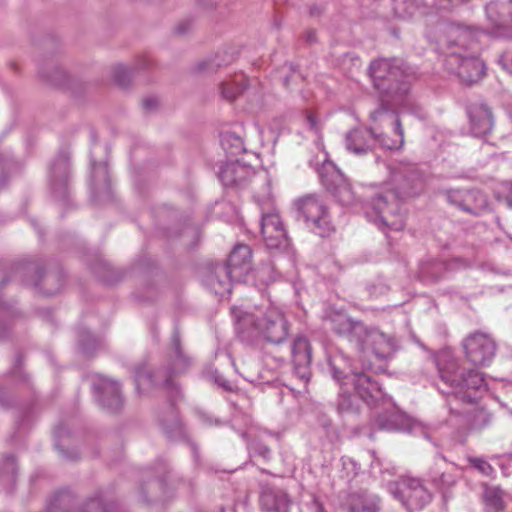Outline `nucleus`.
Wrapping results in <instances>:
<instances>
[{
	"label": "nucleus",
	"instance_id": "393cba45",
	"mask_svg": "<svg viewBox=\"0 0 512 512\" xmlns=\"http://www.w3.org/2000/svg\"><path fill=\"white\" fill-rule=\"evenodd\" d=\"M250 174L251 170L248 166L239 161H230L221 167L218 178L224 186L233 187L243 183Z\"/></svg>",
	"mask_w": 512,
	"mask_h": 512
},
{
	"label": "nucleus",
	"instance_id": "f8f14e48",
	"mask_svg": "<svg viewBox=\"0 0 512 512\" xmlns=\"http://www.w3.org/2000/svg\"><path fill=\"white\" fill-rule=\"evenodd\" d=\"M445 196L449 204L474 216H480L490 210L488 197L479 189H448Z\"/></svg>",
	"mask_w": 512,
	"mask_h": 512
},
{
	"label": "nucleus",
	"instance_id": "f704fd0d",
	"mask_svg": "<svg viewBox=\"0 0 512 512\" xmlns=\"http://www.w3.org/2000/svg\"><path fill=\"white\" fill-rule=\"evenodd\" d=\"M502 491L496 487L485 489L483 497L486 507L492 512H500L504 508Z\"/></svg>",
	"mask_w": 512,
	"mask_h": 512
},
{
	"label": "nucleus",
	"instance_id": "ea45409f",
	"mask_svg": "<svg viewBox=\"0 0 512 512\" xmlns=\"http://www.w3.org/2000/svg\"><path fill=\"white\" fill-rule=\"evenodd\" d=\"M256 279L264 285H268L276 280L277 273L271 264H264L256 270Z\"/></svg>",
	"mask_w": 512,
	"mask_h": 512
},
{
	"label": "nucleus",
	"instance_id": "2f4dec72",
	"mask_svg": "<svg viewBox=\"0 0 512 512\" xmlns=\"http://www.w3.org/2000/svg\"><path fill=\"white\" fill-rule=\"evenodd\" d=\"M92 168V186L95 191L101 188H109V172L107 163L104 161H91Z\"/></svg>",
	"mask_w": 512,
	"mask_h": 512
},
{
	"label": "nucleus",
	"instance_id": "bb28decb",
	"mask_svg": "<svg viewBox=\"0 0 512 512\" xmlns=\"http://www.w3.org/2000/svg\"><path fill=\"white\" fill-rule=\"evenodd\" d=\"M321 181L323 185L333 193L342 204H349L353 200V194L348 184L345 183L342 176L333 171L331 177L321 174Z\"/></svg>",
	"mask_w": 512,
	"mask_h": 512
},
{
	"label": "nucleus",
	"instance_id": "cd10ccee",
	"mask_svg": "<svg viewBox=\"0 0 512 512\" xmlns=\"http://www.w3.org/2000/svg\"><path fill=\"white\" fill-rule=\"evenodd\" d=\"M395 15L401 19H411L416 16L425 15L429 7L423 0H394Z\"/></svg>",
	"mask_w": 512,
	"mask_h": 512
},
{
	"label": "nucleus",
	"instance_id": "f257e3e1",
	"mask_svg": "<svg viewBox=\"0 0 512 512\" xmlns=\"http://www.w3.org/2000/svg\"><path fill=\"white\" fill-rule=\"evenodd\" d=\"M171 359L170 366L165 369H159L154 372L147 371L146 367H139L135 372V383L138 391L146 388V385L154 387H163L168 391L169 403L165 410L158 415L159 423L164 433L169 438H175L182 435V424L175 407L176 401L180 398V390L174 381V377L189 367L190 359L184 354L180 339L177 334L173 335L172 344L169 352Z\"/></svg>",
	"mask_w": 512,
	"mask_h": 512
},
{
	"label": "nucleus",
	"instance_id": "7ed1b4c3",
	"mask_svg": "<svg viewBox=\"0 0 512 512\" xmlns=\"http://www.w3.org/2000/svg\"><path fill=\"white\" fill-rule=\"evenodd\" d=\"M240 333L247 338H261L266 342L280 344L289 334L288 322L280 309L269 305L265 309L242 311L232 308Z\"/></svg>",
	"mask_w": 512,
	"mask_h": 512
},
{
	"label": "nucleus",
	"instance_id": "58836bf2",
	"mask_svg": "<svg viewBox=\"0 0 512 512\" xmlns=\"http://www.w3.org/2000/svg\"><path fill=\"white\" fill-rule=\"evenodd\" d=\"M132 70L122 64L113 67V78L117 85L126 87L131 80Z\"/></svg>",
	"mask_w": 512,
	"mask_h": 512
},
{
	"label": "nucleus",
	"instance_id": "c85d7f7f",
	"mask_svg": "<svg viewBox=\"0 0 512 512\" xmlns=\"http://www.w3.org/2000/svg\"><path fill=\"white\" fill-rule=\"evenodd\" d=\"M360 399L349 392V388L340 385L337 410L342 416L358 415L361 411Z\"/></svg>",
	"mask_w": 512,
	"mask_h": 512
},
{
	"label": "nucleus",
	"instance_id": "f03ea898",
	"mask_svg": "<svg viewBox=\"0 0 512 512\" xmlns=\"http://www.w3.org/2000/svg\"><path fill=\"white\" fill-rule=\"evenodd\" d=\"M390 184L393 188L378 194L373 199L370 220L381 230L400 231L405 226L401 203L405 198L415 196L422 189L420 175L408 167L391 171Z\"/></svg>",
	"mask_w": 512,
	"mask_h": 512
},
{
	"label": "nucleus",
	"instance_id": "3c124183",
	"mask_svg": "<svg viewBox=\"0 0 512 512\" xmlns=\"http://www.w3.org/2000/svg\"><path fill=\"white\" fill-rule=\"evenodd\" d=\"M478 417L483 419L484 425L487 424L490 421V418H489L488 414L486 412H484V411H480L478 413Z\"/></svg>",
	"mask_w": 512,
	"mask_h": 512
},
{
	"label": "nucleus",
	"instance_id": "1a4fd4ad",
	"mask_svg": "<svg viewBox=\"0 0 512 512\" xmlns=\"http://www.w3.org/2000/svg\"><path fill=\"white\" fill-rule=\"evenodd\" d=\"M379 405L384 407V411H376L369 426L356 427L353 431L355 436L365 435L374 439L376 430L402 431L409 427L407 417L396 409L390 398L386 396L385 401H380Z\"/></svg>",
	"mask_w": 512,
	"mask_h": 512
},
{
	"label": "nucleus",
	"instance_id": "de8ad7c7",
	"mask_svg": "<svg viewBox=\"0 0 512 512\" xmlns=\"http://www.w3.org/2000/svg\"><path fill=\"white\" fill-rule=\"evenodd\" d=\"M152 64V59L148 55H144L141 58H139L137 62V66L139 68H148Z\"/></svg>",
	"mask_w": 512,
	"mask_h": 512
},
{
	"label": "nucleus",
	"instance_id": "c9c22d12",
	"mask_svg": "<svg viewBox=\"0 0 512 512\" xmlns=\"http://www.w3.org/2000/svg\"><path fill=\"white\" fill-rule=\"evenodd\" d=\"M72 501V496L67 491L56 493L51 499L47 512H68L67 507Z\"/></svg>",
	"mask_w": 512,
	"mask_h": 512
},
{
	"label": "nucleus",
	"instance_id": "20e7f679",
	"mask_svg": "<svg viewBox=\"0 0 512 512\" xmlns=\"http://www.w3.org/2000/svg\"><path fill=\"white\" fill-rule=\"evenodd\" d=\"M374 87L381 93V107H402L410 88V75L404 62L398 58L378 59L369 67Z\"/></svg>",
	"mask_w": 512,
	"mask_h": 512
},
{
	"label": "nucleus",
	"instance_id": "603ef678",
	"mask_svg": "<svg viewBox=\"0 0 512 512\" xmlns=\"http://www.w3.org/2000/svg\"><path fill=\"white\" fill-rule=\"evenodd\" d=\"M5 462L7 466H11L12 470H14L15 458L13 456H7Z\"/></svg>",
	"mask_w": 512,
	"mask_h": 512
},
{
	"label": "nucleus",
	"instance_id": "a211bd4d",
	"mask_svg": "<svg viewBox=\"0 0 512 512\" xmlns=\"http://www.w3.org/2000/svg\"><path fill=\"white\" fill-rule=\"evenodd\" d=\"M358 348L363 352L371 350L377 358L386 359L394 353L396 343L394 338L366 326L363 342L359 343Z\"/></svg>",
	"mask_w": 512,
	"mask_h": 512
},
{
	"label": "nucleus",
	"instance_id": "9b49d317",
	"mask_svg": "<svg viewBox=\"0 0 512 512\" xmlns=\"http://www.w3.org/2000/svg\"><path fill=\"white\" fill-rule=\"evenodd\" d=\"M390 490L410 512L423 509L432 500V494L418 478L402 477Z\"/></svg>",
	"mask_w": 512,
	"mask_h": 512
},
{
	"label": "nucleus",
	"instance_id": "8fccbe9b",
	"mask_svg": "<svg viewBox=\"0 0 512 512\" xmlns=\"http://www.w3.org/2000/svg\"><path fill=\"white\" fill-rule=\"evenodd\" d=\"M315 38H316V36H315V32L314 31L310 30V31H307L305 33L306 42L312 43V42L315 41Z\"/></svg>",
	"mask_w": 512,
	"mask_h": 512
},
{
	"label": "nucleus",
	"instance_id": "5fc2aeb1",
	"mask_svg": "<svg viewBox=\"0 0 512 512\" xmlns=\"http://www.w3.org/2000/svg\"><path fill=\"white\" fill-rule=\"evenodd\" d=\"M56 278L55 274H48L44 277L45 282H49L50 280Z\"/></svg>",
	"mask_w": 512,
	"mask_h": 512
},
{
	"label": "nucleus",
	"instance_id": "f3484780",
	"mask_svg": "<svg viewBox=\"0 0 512 512\" xmlns=\"http://www.w3.org/2000/svg\"><path fill=\"white\" fill-rule=\"evenodd\" d=\"M329 324L331 330L338 336L355 343L357 347L363 342L366 326L361 321L353 320L344 313L335 312L330 315Z\"/></svg>",
	"mask_w": 512,
	"mask_h": 512
},
{
	"label": "nucleus",
	"instance_id": "423d86ee",
	"mask_svg": "<svg viewBox=\"0 0 512 512\" xmlns=\"http://www.w3.org/2000/svg\"><path fill=\"white\" fill-rule=\"evenodd\" d=\"M439 377L444 386H439L442 393L452 394L464 402L475 401L477 395L487 389L484 373L476 368L460 367L455 362L439 367Z\"/></svg>",
	"mask_w": 512,
	"mask_h": 512
},
{
	"label": "nucleus",
	"instance_id": "ddd939ff",
	"mask_svg": "<svg viewBox=\"0 0 512 512\" xmlns=\"http://www.w3.org/2000/svg\"><path fill=\"white\" fill-rule=\"evenodd\" d=\"M448 72L456 74L459 79L468 85L479 81L485 70L484 63L475 56L463 57L458 53H450L444 61Z\"/></svg>",
	"mask_w": 512,
	"mask_h": 512
},
{
	"label": "nucleus",
	"instance_id": "6e6552de",
	"mask_svg": "<svg viewBox=\"0 0 512 512\" xmlns=\"http://www.w3.org/2000/svg\"><path fill=\"white\" fill-rule=\"evenodd\" d=\"M294 206L299 216L315 234L328 237L334 232L328 207L319 196L305 195L295 200Z\"/></svg>",
	"mask_w": 512,
	"mask_h": 512
},
{
	"label": "nucleus",
	"instance_id": "9d476101",
	"mask_svg": "<svg viewBox=\"0 0 512 512\" xmlns=\"http://www.w3.org/2000/svg\"><path fill=\"white\" fill-rule=\"evenodd\" d=\"M465 359L475 367L489 366L496 356L497 343L488 333L475 331L462 341Z\"/></svg>",
	"mask_w": 512,
	"mask_h": 512
},
{
	"label": "nucleus",
	"instance_id": "a878e982",
	"mask_svg": "<svg viewBox=\"0 0 512 512\" xmlns=\"http://www.w3.org/2000/svg\"><path fill=\"white\" fill-rule=\"evenodd\" d=\"M381 499L378 495L369 492H357L349 496V512H379Z\"/></svg>",
	"mask_w": 512,
	"mask_h": 512
},
{
	"label": "nucleus",
	"instance_id": "b1692460",
	"mask_svg": "<svg viewBox=\"0 0 512 512\" xmlns=\"http://www.w3.org/2000/svg\"><path fill=\"white\" fill-rule=\"evenodd\" d=\"M376 144V133L372 129L356 128L351 130L345 138L347 150L356 154H366Z\"/></svg>",
	"mask_w": 512,
	"mask_h": 512
},
{
	"label": "nucleus",
	"instance_id": "a18cd8bd",
	"mask_svg": "<svg viewBox=\"0 0 512 512\" xmlns=\"http://www.w3.org/2000/svg\"><path fill=\"white\" fill-rule=\"evenodd\" d=\"M158 105V100L155 97H147L143 100V107L147 110H153Z\"/></svg>",
	"mask_w": 512,
	"mask_h": 512
},
{
	"label": "nucleus",
	"instance_id": "72a5a7b5",
	"mask_svg": "<svg viewBox=\"0 0 512 512\" xmlns=\"http://www.w3.org/2000/svg\"><path fill=\"white\" fill-rule=\"evenodd\" d=\"M221 146L231 156H237L245 150L242 138L232 132L221 134Z\"/></svg>",
	"mask_w": 512,
	"mask_h": 512
},
{
	"label": "nucleus",
	"instance_id": "09e8293b",
	"mask_svg": "<svg viewBox=\"0 0 512 512\" xmlns=\"http://www.w3.org/2000/svg\"><path fill=\"white\" fill-rule=\"evenodd\" d=\"M505 189L507 191L506 200L510 207H512V182L506 183Z\"/></svg>",
	"mask_w": 512,
	"mask_h": 512
},
{
	"label": "nucleus",
	"instance_id": "39448f33",
	"mask_svg": "<svg viewBox=\"0 0 512 512\" xmlns=\"http://www.w3.org/2000/svg\"><path fill=\"white\" fill-rule=\"evenodd\" d=\"M252 251L248 245L238 244L229 255L226 265L216 264L204 276V284L216 295L231 293L232 282L246 281L251 272Z\"/></svg>",
	"mask_w": 512,
	"mask_h": 512
},
{
	"label": "nucleus",
	"instance_id": "6ab92c4d",
	"mask_svg": "<svg viewBox=\"0 0 512 512\" xmlns=\"http://www.w3.org/2000/svg\"><path fill=\"white\" fill-rule=\"evenodd\" d=\"M382 117L393 126L394 132L397 135L396 139H391L383 134H376V143L382 148L393 150L400 148L404 143V131L401 122L396 117L393 111L389 107H380L371 113V119L373 121L381 120Z\"/></svg>",
	"mask_w": 512,
	"mask_h": 512
},
{
	"label": "nucleus",
	"instance_id": "79ce46f5",
	"mask_svg": "<svg viewBox=\"0 0 512 512\" xmlns=\"http://www.w3.org/2000/svg\"><path fill=\"white\" fill-rule=\"evenodd\" d=\"M303 116L305 124L309 130L314 131L316 133H318L321 130L322 126L320 120L313 111L306 110L304 111Z\"/></svg>",
	"mask_w": 512,
	"mask_h": 512
},
{
	"label": "nucleus",
	"instance_id": "473e14b6",
	"mask_svg": "<svg viewBox=\"0 0 512 512\" xmlns=\"http://www.w3.org/2000/svg\"><path fill=\"white\" fill-rule=\"evenodd\" d=\"M235 57L233 54L223 52V54H217L213 59L198 63L197 70L199 72L213 73L222 66H227L234 61Z\"/></svg>",
	"mask_w": 512,
	"mask_h": 512
},
{
	"label": "nucleus",
	"instance_id": "aec40b11",
	"mask_svg": "<svg viewBox=\"0 0 512 512\" xmlns=\"http://www.w3.org/2000/svg\"><path fill=\"white\" fill-rule=\"evenodd\" d=\"M295 374L302 380L310 377L311 346L307 338L298 336L294 339L291 349Z\"/></svg>",
	"mask_w": 512,
	"mask_h": 512
},
{
	"label": "nucleus",
	"instance_id": "7c9ffc66",
	"mask_svg": "<svg viewBox=\"0 0 512 512\" xmlns=\"http://www.w3.org/2000/svg\"><path fill=\"white\" fill-rule=\"evenodd\" d=\"M429 478L431 483L443 494L446 498L447 492L456 484L457 476L450 471L441 470L439 467H434L430 470Z\"/></svg>",
	"mask_w": 512,
	"mask_h": 512
},
{
	"label": "nucleus",
	"instance_id": "37998d69",
	"mask_svg": "<svg viewBox=\"0 0 512 512\" xmlns=\"http://www.w3.org/2000/svg\"><path fill=\"white\" fill-rule=\"evenodd\" d=\"M82 512H110L100 498L90 499L82 509Z\"/></svg>",
	"mask_w": 512,
	"mask_h": 512
},
{
	"label": "nucleus",
	"instance_id": "2eb2a0df",
	"mask_svg": "<svg viewBox=\"0 0 512 512\" xmlns=\"http://www.w3.org/2000/svg\"><path fill=\"white\" fill-rule=\"evenodd\" d=\"M261 233L265 245L269 249L284 248L288 245L287 232L275 211L261 212Z\"/></svg>",
	"mask_w": 512,
	"mask_h": 512
},
{
	"label": "nucleus",
	"instance_id": "dca6fc26",
	"mask_svg": "<svg viewBox=\"0 0 512 512\" xmlns=\"http://www.w3.org/2000/svg\"><path fill=\"white\" fill-rule=\"evenodd\" d=\"M69 156L59 153L49 167V184L54 197L66 199L68 196Z\"/></svg>",
	"mask_w": 512,
	"mask_h": 512
},
{
	"label": "nucleus",
	"instance_id": "6e6d98bb",
	"mask_svg": "<svg viewBox=\"0 0 512 512\" xmlns=\"http://www.w3.org/2000/svg\"><path fill=\"white\" fill-rule=\"evenodd\" d=\"M59 289H60V288H57V289H55V290H51V289H50V290L45 291V293H46L47 295H52V294H54L55 292H57Z\"/></svg>",
	"mask_w": 512,
	"mask_h": 512
},
{
	"label": "nucleus",
	"instance_id": "4468645a",
	"mask_svg": "<svg viewBox=\"0 0 512 512\" xmlns=\"http://www.w3.org/2000/svg\"><path fill=\"white\" fill-rule=\"evenodd\" d=\"M94 390L98 403L107 411L117 413L123 407V396L120 384L106 376H100L94 381Z\"/></svg>",
	"mask_w": 512,
	"mask_h": 512
},
{
	"label": "nucleus",
	"instance_id": "e433bc0d",
	"mask_svg": "<svg viewBox=\"0 0 512 512\" xmlns=\"http://www.w3.org/2000/svg\"><path fill=\"white\" fill-rule=\"evenodd\" d=\"M78 337L80 347L86 354L92 353L99 345L98 339L87 330L80 331Z\"/></svg>",
	"mask_w": 512,
	"mask_h": 512
},
{
	"label": "nucleus",
	"instance_id": "4c0bfd02",
	"mask_svg": "<svg viewBox=\"0 0 512 512\" xmlns=\"http://www.w3.org/2000/svg\"><path fill=\"white\" fill-rule=\"evenodd\" d=\"M467 460L470 466L477 470L481 475L485 477L493 476L495 470L486 459L482 457H468Z\"/></svg>",
	"mask_w": 512,
	"mask_h": 512
},
{
	"label": "nucleus",
	"instance_id": "c756f323",
	"mask_svg": "<svg viewBox=\"0 0 512 512\" xmlns=\"http://www.w3.org/2000/svg\"><path fill=\"white\" fill-rule=\"evenodd\" d=\"M248 80L243 73L235 74L231 79L222 82L221 95L228 101H233L247 87Z\"/></svg>",
	"mask_w": 512,
	"mask_h": 512
},
{
	"label": "nucleus",
	"instance_id": "0eeeda50",
	"mask_svg": "<svg viewBox=\"0 0 512 512\" xmlns=\"http://www.w3.org/2000/svg\"><path fill=\"white\" fill-rule=\"evenodd\" d=\"M345 363L346 359L342 355L330 359L333 378L343 387H352L354 394L368 406L377 408L380 401L386 398L379 384L364 372H356L346 365L342 367Z\"/></svg>",
	"mask_w": 512,
	"mask_h": 512
},
{
	"label": "nucleus",
	"instance_id": "5701e85b",
	"mask_svg": "<svg viewBox=\"0 0 512 512\" xmlns=\"http://www.w3.org/2000/svg\"><path fill=\"white\" fill-rule=\"evenodd\" d=\"M470 120V129L474 136L482 137L491 132L493 117L490 109L485 105H472L467 110Z\"/></svg>",
	"mask_w": 512,
	"mask_h": 512
},
{
	"label": "nucleus",
	"instance_id": "412c9836",
	"mask_svg": "<svg viewBox=\"0 0 512 512\" xmlns=\"http://www.w3.org/2000/svg\"><path fill=\"white\" fill-rule=\"evenodd\" d=\"M471 265L470 260L465 258H452L447 261L432 260L425 262L420 267V275L424 280H437L450 270L467 268Z\"/></svg>",
	"mask_w": 512,
	"mask_h": 512
},
{
	"label": "nucleus",
	"instance_id": "864d4df0",
	"mask_svg": "<svg viewBox=\"0 0 512 512\" xmlns=\"http://www.w3.org/2000/svg\"><path fill=\"white\" fill-rule=\"evenodd\" d=\"M188 31V27H186L185 23H181L177 27V33L183 34Z\"/></svg>",
	"mask_w": 512,
	"mask_h": 512
},
{
	"label": "nucleus",
	"instance_id": "49530a36",
	"mask_svg": "<svg viewBox=\"0 0 512 512\" xmlns=\"http://www.w3.org/2000/svg\"><path fill=\"white\" fill-rule=\"evenodd\" d=\"M8 161H0V187L4 185L6 180V169L9 166Z\"/></svg>",
	"mask_w": 512,
	"mask_h": 512
},
{
	"label": "nucleus",
	"instance_id": "a19ab883",
	"mask_svg": "<svg viewBox=\"0 0 512 512\" xmlns=\"http://www.w3.org/2000/svg\"><path fill=\"white\" fill-rule=\"evenodd\" d=\"M13 271H14L16 274L22 273V272H24V271H25V272H32V271H33V272H35V273H36V275H37V277H36V279H35V281H34V285H35L36 287H39V286H40V281H41V279L43 278V276H42V269H41L38 265H36V264H34V263H28V264H25V265H23V264H17V265H15V266L13 267Z\"/></svg>",
	"mask_w": 512,
	"mask_h": 512
},
{
	"label": "nucleus",
	"instance_id": "c03bdc74",
	"mask_svg": "<svg viewBox=\"0 0 512 512\" xmlns=\"http://www.w3.org/2000/svg\"><path fill=\"white\" fill-rule=\"evenodd\" d=\"M254 449H255L256 453H258L264 459H269L271 456V449L267 445L258 443V444H256Z\"/></svg>",
	"mask_w": 512,
	"mask_h": 512
},
{
	"label": "nucleus",
	"instance_id": "4d7b16f0",
	"mask_svg": "<svg viewBox=\"0 0 512 512\" xmlns=\"http://www.w3.org/2000/svg\"><path fill=\"white\" fill-rule=\"evenodd\" d=\"M310 13H311L312 15H315V14H318L319 12H316L314 9H311Z\"/></svg>",
	"mask_w": 512,
	"mask_h": 512
},
{
	"label": "nucleus",
	"instance_id": "4be33fe9",
	"mask_svg": "<svg viewBox=\"0 0 512 512\" xmlns=\"http://www.w3.org/2000/svg\"><path fill=\"white\" fill-rule=\"evenodd\" d=\"M260 505L266 512H290L293 501L285 490L266 487L261 493Z\"/></svg>",
	"mask_w": 512,
	"mask_h": 512
}]
</instances>
